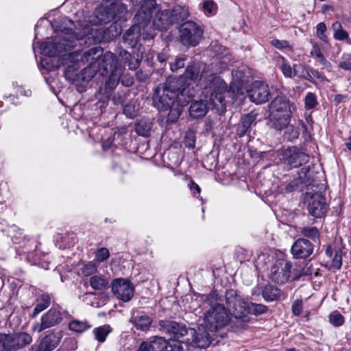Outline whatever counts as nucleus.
Here are the masks:
<instances>
[{"instance_id": "nucleus-1", "label": "nucleus", "mask_w": 351, "mask_h": 351, "mask_svg": "<svg viewBox=\"0 0 351 351\" xmlns=\"http://www.w3.org/2000/svg\"><path fill=\"white\" fill-rule=\"evenodd\" d=\"M179 80H170L168 78L163 84L158 86L153 97L154 106L161 112L169 110L167 115V121L176 122L182 113L180 107L176 106L175 103V90L180 84Z\"/></svg>"}, {"instance_id": "nucleus-2", "label": "nucleus", "mask_w": 351, "mask_h": 351, "mask_svg": "<svg viewBox=\"0 0 351 351\" xmlns=\"http://www.w3.org/2000/svg\"><path fill=\"white\" fill-rule=\"evenodd\" d=\"M225 298L228 310L233 317L231 327L236 332L245 329L250 322L248 303L233 289L227 291Z\"/></svg>"}, {"instance_id": "nucleus-3", "label": "nucleus", "mask_w": 351, "mask_h": 351, "mask_svg": "<svg viewBox=\"0 0 351 351\" xmlns=\"http://www.w3.org/2000/svg\"><path fill=\"white\" fill-rule=\"evenodd\" d=\"M218 295L216 292L210 293L206 298L208 303L211 308L207 312L204 317V324L208 330L217 331L229 322L231 324V319L227 311L223 304L217 302Z\"/></svg>"}, {"instance_id": "nucleus-4", "label": "nucleus", "mask_w": 351, "mask_h": 351, "mask_svg": "<svg viewBox=\"0 0 351 351\" xmlns=\"http://www.w3.org/2000/svg\"><path fill=\"white\" fill-rule=\"evenodd\" d=\"M154 0L145 1L134 16L136 24L133 25L123 35L124 41L132 47L138 43L141 34V28H144L149 23L154 9H156Z\"/></svg>"}, {"instance_id": "nucleus-5", "label": "nucleus", "mask_w": 351, "mask_h": 351, "mask_svg": "<svg viewBox=\"0 0 351 351\" xmlns=\"http://www.w3.org/2000/svg\"><path fill=\"white\" fill-rule=\"evenodd\" d=\"M90 32L89 29L84 31L83 35L77 33L61 31L60 34L53 41L43 43L40 45L42 53L49 56H56L64 51H69L75 45V41L80 40Z\"/></svg>"}, {"instance_id": "nucleus-6", "label": "nucleus", "mask_w": 351, "mask_h": 351, "mask_svg": "<svg viewBox=\"0 0 351 351\" xmlns=\"http://www.w3.org/2000/svg\"><path fill=\"white\" fill-rule=\"evenodd\" d=\"M211 79L208 84L206 83L204 88L210 89V105L212 106L219 114L226 110V101L224 93L226 91L227 86L226 82L217 76H210Z\"/></svg>"}, {"instance_id": "nucleus-7", "label": "nucleus", "mask_w": 351, "mask_h": 351, "mask_svg": "<svg viewBox=\"0 0 351 351\" xmlns=\"http://www.w3.org/2000/svg\"><path fill=\"white\" fill-rule=\"evenodd\" d=\"M82 60L86 62L96 60L99 63L100 69H102L106 73L108 70L111 71L115 66H120L114 53L110 51L103 53V49L100 47H95L85 51Z\"/></svg>"}, {"instance_id": "nucleus-8", "label": "nucleus", "mask_w": 351, "mask_h": 351, "mask_svg": "<svg viewBox=\"0 0 351 351\" xmlns=\"http://www.w3.org/2000/svg\"><path fill=\"white\" fill-rule=\"evenodd\" d=\"M188 16V9L180 6L174 8L173 10L157 11L153 19V25L159 30L166 29L176 20H182Z\"/></svg>"}, {"instance_id": "nucleus-9", "label": "nucleus", "mask_w": 351, "mask_h": 351, "mask_svg": "<svg viewBox=\"0 0 351 351\" xmlns=\"http://www.w3.org/2000/svg\"><path fill=\"white\" fill-rule=\"evenodd\" d=\"M32 341V337L25 332L0 334V350L15 351L25 348Z\"/></svg>"}, {"instance_id": "nucleus-10", "label": "nucleus", "mask_w": 351, "mask_h": 351, "mask_svg": "<svg viewBox=\"0 0 351 351\" xmlns=\"http://www.w3.org/2000/svg\"><path fill=\"white\" fill-rule=\"evenodd\" d=\"M115 16H117V14L111 10L109 3H106L105 1L104 3L96 10L95 16H92V19L86 20V23L82 25V32H78L77 34L83 35L84 31L89 29L90 32L86 36L92 34L93 31L92 26L106 24L114 19Z\"/></svg>"}, {"instance_id": "nucleus-11", "label": "nucleus", "mask_w": 351, "mask_h": 351, "mask_svg": "<svg viewBox=\"0 0 351 351\" xmlns=\"http://www.w3.org/2000/svg\"><path fill=\"white\" fill-rule=\"evenodd\" d=\"M179 32L180 42L186 47L197 45L203 36V29L191 21L182 23L180 27Z\"/></svg>"}, {"instance_id": "nucleus-12", "label": "nucleus", "mask_w": 351, "mask_h": 351, "mask_svg": "<svg viewBox=\"0 0 351 351\" xmlns=\"http://www.w3.org/2000/svg\"><path fill=\"white\" fill-rule=\"evenodd\" d=\"M206 326L199 325L197 328H189L186 338L181 340L186 346L206 348L211 343L210 337Z\"/></svg>"}, {"instance_id": "nucleus-13", "label": "nucleus", "mask_w": 351, "mask_h": 351, "mask_svg": "<svg viewBox=\"0 0 351 351\" xmlns=\"http://www.w3.org/2000/svg\"><path fill=\"white\" fill-rule=\"evenodd\" d=\"M292 263L284 258H279L272 265L269 278L278 285H284L291 278Z\"/></svg>"}, {"instance_id": "nucleus-14", "label": "nucleus", "mask_w": 351, "mask_h": 351, "mask_svg": "<svg viewBox=\"0 0 351 351\" xmlns=\"http://www.w3.org/2000/svg\"><path fill=\"white\" fill-rule=\"evenodd\" d=\"M210 76H215L213 74H209L206 69V65L200 62H192L186 68L184 76V80L186 79L191 80H197L200 86L204 87V85L209 82L211 79Z\"/></svg>"}, {"instance_id": "nucleus-15", "label": "nucleus", "mask_w": 351, "mask_h": 351, "mask_svg": "<svg viewBox=\"0 0 351 351\" xmlns=\"http://www.w3.org/2000/svg\"><path fill=\"white\" fill-rule=\"evenodd\" d=\"M280 160L285 168L291 169L307 163L309 156L295 147H290L282 152Z\"/></svg>"}, {"instance_id": "nucleus-16", "label": "nucleus", "mask_w": 351, "mask_h": 351, "mask_svg": "<svg viewBox=\"0 0 351 351\" xmlns=\"http://www.w3.org/2000/svg\"><path fill=\"white\" fill-rule=\"evenodd\" d=\"M123 69L121 66H115L108 76V80L105 83L104 88L100 90L96 93L97 97L101 100L103 99H108L113 91L117 87L120 81V77L123 74Z\"/></svg>"}, {"instance_id": "nucleus-17", "label": "nucleus", "mask_w": 351, "mask_h": 351, "mask_svg": "<svg viewBox=\"0 0 351 351\" xmlns=\"http://www.w3.org/2000/svg\"><path fill=\"white\" fill-rule=\"evenodd\" d=\"M158 327L160 331L173 335L176 340L180 339L184 340L189 329L186 327L185 324L170 319L160 320Z\"/></svg>"}, {"instance_id": "nucleus-18", "label": "nucleus", "mask_w": 351, "mask_h": 351, "mask_svg": "<svg viewBox=\"0 0 351 351\" xmlns=\"http://www.w3.org/2000/svg\"><path fill=\"white\" fill-rule=\"evenodd\" d=\"M270 89L269 85L263 82L256 81L252 83L247 95L251 101L257 104L266 103L270 97Z\"/></svg>"}, {"instance_id": "nucleus-19", "label": "nucleus", "mask_w": 351, "mask_h": 351, "mask_svg": "<svg viewBox=\"0 0 351 351\" xmlns=\"http://www.w3.org/2000/svg\"><path fill=\"white\" fill-rule=\"evenodd\" d=\"M112 291L117 299L124 302L130 300L134 295V287L129 280L114 279L112 282Z\"/></svg>"}, {"instance_id": "nucleus-20", "label": "nucleus", "mask_w": 351, "mask_h": 351, "mask_svg": "<svg viewBox=\"0 0 351 351\" xmlns=\"http://www.w3.org/2000/svg\"><path fill=\"white\" fill-rule=\"evenodd\" d=\"M170 80H179L180 84L178 87L175 90L176 92V106L182 107L189 104L190 100L193 98L195 95V90L193 87H191L190 84L186 82H184L183 77L178 78H171Z\"/></svg>"}, {"instance_id": "nucleus-21", "label": "nucleus", "mask_w": 351, "mask_h": 351, "mask_svg": "<svg viewBox=\"0 0 351 351\" xmlns=\"http://www.w3.org/2000/svg\"><path fill=\"white\" fill-rule=\"evenodd\" d=\"M62 319L61 313L59 311L51 308L42 317L40 322H36L34 324L32 330L40 332L47 328L59 324Z\"/></svg>"}, {"instance_id": "nucleus-22", "label": "nucleus", "mask_w": 351, "mask_h": 351, "mask_svg": "<svg viewBox=\"0 0 351 351\" xmlns=\"http://www.w3.org/2000/svg\"><path fill=\"white\" fill-rule=\"evenodd\" d=\"M62 337V332L50 333L45 336L38 345L32 346V351H52L60 343Z\"/></svg>"}, {"instance_id": "nucleus-23", "label": "nucleus", "mask_w": 351, "mask_h": 351, "mask_svg": "<svg viewBox=\"0 0 351 351\" xmlns=\"http://www.w3.org/2000/svg\"><path fill=\"white\" fill-rule=\"evenodd\" d=\"M308 213L315 217H322L327 210L325 197L320 193L311 195L308 206Z\"/></svg>"}, {"instance_id": "nucleus-24", "label": "nucleus", "mask_w": 351, "mask_h": 351, "mask_svg": "<svg viewBox=\"0 0 351 351\" xmlns=\"http://www.w3.org/2000/svg\"><path fill=\"white\" fill-rule=\"evenodd\" d=\"M326 256L331 259L330 269H339L342 265V243H331L326 249Z\"/></svg>"}, {"instance_id": "nucleus-25", "label": "nucleus", "mask_w": 351, "mask_h": 351, "mask_svg": "<svg viewBox=\"0 0 351 351\" xmlns=\"http://www.w3.org/2000/svg\"><path fill=\"white\" fill-rule=\"evenodd\" d=\"M293 106L289 100L282 96L276 97L269 105V114H292Z\"/></svg>"}, {"instance_id": "nucleus-26", "label": "nucleus", "mask_w": 351, "mask_h": 351, "mask_svg": "<svg viewBox=\"0 0 351 351\" xmlns=\"http://www.w3.org/2000/svg\"><path fill=\"white\" fill-rule=\"evenodd\" d=\"M292 114H269L268 117V125L270 128L281 131L289 127Z\"/></svg>"}, {"instance_id": "nucleus-27", "label": "nucleus", "mask_w": 351, "mask_h": 351, "mask_svg": "<svg viewBox=\"0 0 351 351\" xmlns=\"http://www.w3.org/2000/svg\"><path fill=\"white\" fill-rule=\"evenodd\" d=\"M169 348L168 342L162 337H154L150 341H143L138 351H165Z\"/></svg>"}, {"instance_id": "nucleus-28", "label": "nucleus", "mask_w": 351, "mask_h": 351, "mask_svg": "<svg viewBox=\"0 0 351 351\" xmlns=\"http://www.w3.org/2000/svg\"><path fill=\"white\" fill-rule=\"evenodd\" d=\"M313 251L311 243H293L291 252L297 258H306Z\"/></svg>"}, {"instance_id": "nucleus-29", "label": "nucleus", "mask_w": 351, "mask_h": 351, "mask_svg": "<svg viewBox=\"0 0 351 351\" xmlns=\"http://www.w3.org/2000/svg\"><path fill=\"white\" fill-rule=\"evenodd\" d=\"M207 104L202 100L195 101L189 108V114L193 118L203 117L208 112Z\"/></svg>"}, {"instance_id": "nucleus-30", "label": "nucleus", "mask_w": 351, "mask_h": 351, "mask_svg": "<svg viewBox=\"0 0 351 351\" xmlns=\"http://www.w3.org/2000/svg\"><path fill=\"white\" fill-rule=\"evenodd\" d=\"M83 55L81 57V61L86 63V61L82 60ZM90 64L82 70V75L84 80H90L100 69L99 63H97L96 60L88 61Z\"/></svg>"}, {"instance_id": "nucleus-31", "label": "nucleus", "mask_w": 351, "mask_h": 351, "mask_svg": "<svg viewBox=\"0 0 351 351\" xmlns=\"http://www.w3.org/2000/svg\"><path fill=\"white\" fill-rule=\"evenodd\" d=\"M90 287L97 291H104L109 287L108 279L101 276H91L89 280Z\"/></svg>"}, {"instance_id": "nucleus-32", "label": "nucleus", "mask_w": 351, "mask_h": 351, "mask_svg": "<svg viewBox=\"0 0 351 351\" xmlns=\"http://www.w3.org/2000/svg\"><path fill=\"white\" fill-rule=\"evenodd\" d=\"M276 65L280 69L286 77H293V67L292 68L289 62L282 56L276 58Z\"/></svg>"}, {"instance_id": "nucleus-33", "label": "nucleus", "mask_w": 351, "mask_h": 351, "mask_svg": "<svg viewBox=\"0 0 351 351\" xmlns=\"http://www.w3.org/2000/svg\"><path fill=\"white\" fill-rule=\"evenodd\" d=\"M130 322L133 323L137 329L146 330L149 328L152 319L147 315H136L133 316Z\"/></svg>"}, {"instance_id": "nucleus-34", "label": "nucleus", "mask_w": 351, "mask_h": 351, "mask_svg": "<svg viewBox=\"0 0 351 351\" xmlns=\"http://www.w3.org/2000/svg\"><path fill=\"white\" fill-rule=\"evenodd\" d=\"M262 294L265 300L274 301L280 296V290L274 286L268 285L265 287Z\"/></svg>"}, {"instance_id": "nucleus-35", "label": "nucleus", "mask_w": 351, "mask_h": 351, "mask_svg": "<svg viewBox=\"0 0 351 351\" xmlns=\"http://www.w3.org/2000/svg\"><path fill=\"white\" fill-rule=\"evenodd\" d=\"M51 303V298L49 295L43 294L41 297L37 300L36 306L34 308L32 313V317L36 316L41 311L46 309Z\"/></svg>"}, {"instance_id": "nucleus-36", "label": "nucleus", "mask_w": 351, "mask_h": 351, "mask_svg": "<svg viewBox=\"0 0 351 351\" xmlns=\"http://www.w3.org/2000/svg\"><path fill=\"white\" fill-rule=\"evenodd\" d=\"M152 123L149 120L141 119L136 126V132L143 136H149L152 131Z\"/></svg>"}, {"instance_id": "nucleus-37", "label": "nucleus", "mask_w": 351, "mask_h": 351, "mask_svg": "<svg viewBox=\"0 0 351 351\" xmlns=\"http://www.w3.org/2000/svg\"><path fill=\"white\" fill-rule=\"evenodd\" d=\"M111 331V327L108 324H105L101 326L95 328L93 330V334L95 335V339L98 341L102 343L106 341V337Z\"/></svg>"}, {"instance_id": "nucleus-38", "label": "nucleus", "mask_w": 351, "mask_h": 351, "mask_svg": "<svg viewBox=\"0 0 351 351\" xmlns=\"http://www.w3.org/2000/svg\"><path fill=\"white\" fill-rule=\"evenodd\" d=\"M140 110V105L136 101H130L123 108V113L129 118L137 116Z\"/></svg>"}, {"instance_id": "nucleus-39", "label": "nucleus", "mask_w": 351, "mask_h": 351, "mask_svg": "<svg viewBox=\"0 0 351 351\" xmlns=\"http://www.w3.org/2000/svg\"><path fill=\"white\" fill-rule=\"evenodd\" d=\"M256 119V114L250 113L242 118L241 123L239 126V130L241 134H245L248 128L252 125Z\"/></svg>"}, {"instance_id": "nucleus-40", "label": "nucleus", "mask_w": 351, "mask_h": 351, "mask_svg": "<svg viewBox=\"0 0 351 351\" xmlns=\"http://www.w3.org/2000/svg\"><path fill=\"white\" fill-rule=\"evenodd\" d=\"M120 56H121V60L128 62V66L130 70H135L139 66L140 60L134 57H132V55L128 51H121Z\"/></svg>"}, {"instance_id": "nucleus-41", "label": "nucleus", "mask_w": 351, "mask_h": 351, "mask_svg": "<svg viewBox=\"0 0 351 351\" xmlns=\"http://www.w3.org/2000/svg\"><path fill=\"white\" fill-rule=\"evenodd\" d=\"M90 327L87 321L73 320L69 324V329L76 332H83Z\"/></svg>"}, {"instance_id": "nucleus-42", "label": "nucleus", "mask_w": 351, "mask_h": 351, "mask_svg": "<svg viewBox=\"0 0 351 351\" xmlns=\"http://www.w3.org/2000/svg\"><path fill=\"white\" fill-rule=\"evenodd\" d=\"M293 77L298 76L300 78L309 80L311 76L306 67L302 64H295L293 65Z\"/></svg>"}, {"instance_id": "nucleus-43", "label": "nucleus", "mask_w": 351, "mask_h": 351, "mask_svg": "<svg viewBox=\"0 0 351 351\" xmlns=\"http://www.w3.org/2000/svg\"><path fill=\"white\" fill-rule=\"evenodd\" d=\"M332 28L335 31L334 38L337 40H343L348 39V34L343 29L341 24L339 22H335L332 25Z\"/></svg>"}, {"instance_id": "nucleus-44", "label": "nucleus", "mask_w": 351, "mask_h": 351, "mask_svg": "<svg viewBox=\"0 0 351 351\" xmlns=\"http://www.w3.org/2000/svg\"><path fill=\"white\" fill-rule=\"evenodd\" d=\"M318 104L317 96L315 93L308 92L304 97V107L306 110L315 108Z\"/></svg>"}, {"instance_id": "nucleus-45", "label": "nucleus", "mask_w": 351, "mask_h": 351, "mask_svg": "<svg viewBox=\"0 0 351 351\" xmlns=\"http://www.w3.org/2000/svg\"><path fill=\"white\" fill-rule=\"evenodd\" d=\"M267 311V307L263 304L248 303L249 314L260 315L265 313Z\"/></svg>"}, {"instance_id": "nucleus-46", "label": "nucleus", "mask_w": 351, "mask_h": 351, "mask_svg": "<svg viewBox=\"0 0 351 351\" xmlns=\"http://www.w3.org/2000/svg\"><path fill=\"white\" fill-rule=\"evenodd\" d=\"M338 66L346 71H351V53H343Z\"/></svg>"}, {"instance_id": "nucleus-47", "label": "nucleus", "mask_w": 351, "mask_h": 351, "mask_svg": "<svg viewBox=\"0 0 351 351\" xmlns=\"http://www.w3.org/2000/svg\"><path fill=\"white\" fill-rule=\"evenodd\" d=\"M302 234L312 240L319 239V231L315 227H306L304 228L302 230Z\"/></svg>"}, {"instance_id": "nucleus-48", "label": "nucleus", "mask_w": 351, "mask_h": 351, "mask_svg": "<svg viewBox=\"0 0 351 351\" xmlns=\"http://www.w3.org/2000/svg\"><path fill=\"white\" fill-rule=\"evenodd\" d=\"M311 176L310 174L309 168H302L299 172V176L297 180L302 184H309Z\"/></svg>"}, {"instance_id": "nucleus-49", "label": "nucleus", "mask_w": 351, "mask_h": 351, "mask_svg": "<svg viewBox=\"0 0 351 351\" xmlns=\"http://www.w3.org/2000/svg\"><path fill=\"white\" fill-rule=\"evenodd\" d=\"M330 322L335 326H340L344 322V318L338 311H334L329 316Z\"/></svg>"}, {"instance_id": "nucleus-50", "label": "nucleus", "mask_w": 351, "mask_h": 351, "mask_svg": "<svg viewBox=\"0 0 351 351\" xmlns=\"http://www.w3.org/2000/svg\"><path fill=\"white\" fill-rule=\"evenodd\" d=\"M326 31V26L324 23H319L316 26V35L317 36L324 42L328 41V37L325 34Z\"/></svg>"}, {"instance_id": "nucleus-51", "label": "nucleus", "mask_w": 351, "mask_h": 351, "mask_svg": "<svg viewBox=\"0 0 351 351\" xmlns=\"http://www.w3.org/2000/svg\"><path fill=\"white\" fill-rule=\"evenodd\" d=\"M97 270V267L95 264L90 262L84 265L83 268L82 269V272L84 276H89L96 273Z\"/></svg>"}, {"instance_id": "nucleus-52", "label": "nucleus", "mask_w": 351, "mask_h": 351, "mask_svg": "<svg viewBox=\"0 0 351 351\" xmlns=\"http://www.w3.org/2000/svg\"><path fill=\"white\" fill-rule=\"evenodd\" d=\"M195 136L193 132L189 131L186 133L184 137V145L186 147L192 149L195 147Z\"/></svg>"}, {"instance_id": "nucleus-53", "label": "nucleus", "mask_w": 351, "mask_h": 351, "mask_svg": "<svg viewBox=\"0 0 351 351\" xmlns=\"http://www.w3.org/2000/svg\"><path fill=\"white\" fill-rule=\"evenodd\" d=\"M311 54L313 57L316 58L323 64L326 62L324 55L322 54L321 49L317 45H314L311 51Z\"/></svg>"}, {"instance_id": "nucleus-54", "label": "nucleus", "mask_w": 351, "mask_h": 351, "mask_svg": "<svg viewBox=\"0 0 351 351\" xmlns=\"http://www.w3.org/2000/svg\"><path fill=\"white\" fill-rule=\"evenodd\" d=\"M110 253L108 249L102 247L97 250L95 255V259L98 262H102L108 258Z\"/></svg>"}, {"instance_id": "nucleus-55", "label": "nucleus", "mask_w": 351, "mask_h": 351, "mask_svg": "<svg viewBox=\"0 0 351 351\" xmlns=\"http://www.w3.org/2000/svg\"><path fill=\"white\" fill-rule=\"evenodd\" d=\"M184 61H185L184 58L180 57V58H176L173 62L170 63L171 70L173 72H176L180 69L183 68L184 66Z\"/></svg>"}, {"instance_id": "nucleus-56", "label": "nucleus", "mask_w": 351, "mask_h": 351, "mask_svg": "<svg viewBox=\"0 0 351 351\" xmlns=\"http://www.w3.org/2000/svg\"><path fill=\"white\" fill-rule=\"evenodd\" d=\"M302 308H303V305H302V300L298 299L293 302L292 306H291V309H292L293 313L295 315L299 316L302 311Z\"/></svg>"}, {"instance_id": "nucleus-57", "label": "nucleus", "mask_w": 351, "mask_h": 351, "mask_svg": "<svg viewBox=\"0 0 351 351\" xmlns=\"http://www.w3.org/2000/svg\"><path fill=\"white\" fill-rule=\"evenodd\" d=\"M271 44L277 49H283L289 48V43L286 40H280L278 39H274L271 41Z\"/></svg>"}, {"instance_id": "nucleus-58", "label": "nucleus", "mask_w": 351, "mask_h": 351, "mask_svg": "<svg viewBox=\"0 0 351 351\" xmlns=\"http://www.w3.org/2000/svg\"><path fill=\"white\" fill-rule=\"evenodd\" d=\"M202 8L204 12L213 14L215 9V3L213 1H206L203 3Z\"/></svg>"}, {"instance_id": "nucleus-59", "label": "nucleus", "mask_w": 351, "mask_h": 351, "mask_svg": "<svg viewBox=\"0 0 351 351\" xmlns=\"http://www.w3.org/2000/svg\"><path fill=\"white\" fill-rule=\"evenodd\" d=\"M299 183L300 182L297 179L292 180L285 186V191L287 193L292 192L298 188Z\"/></svg>"}, {"instance_id": "nucleus-60", "label": "nucleus", "mask_w": 351, "mask_h": 351, "mask_svg": "<svg viewBox=\"0 0 351 351\" xmlns=\"http://www.w3.org/2000/svg\"><path fill=\"white\" fill-rule=\"evenodd\" d=\"M289 130L291 131V136L289 137V139H294L298 137L300 132L297 128H295L292 125H291L289 128Z\"/></svg>"}, {"instance_id": "nucleus-61", "label": "nucleus", "mask_w": 351, "mask_h": 351, "mask_svg": "<svg viewBox=\"0 0 351 351\" xmlns=\"http://www.w3.org/2000/svg\"><path fill=\"white\" fill-rule=\"evenodd\" d=\"M181 340L182 339H180L179 340H177L178 342H176L173 345H171L173 347V349H174L176 351H184L182 343H184L182 342Z\"/></svg>"}, {"instance_id": "nucleus-62", "label": "nucleus", "mask_w": 351, "mask_h": 351, "mask_svg": "<svg viewBox=\"0 0 351 351\" xmlns=\"http://www.w3.org/2000/svg\"><path fill=\"white\" fill-rule=\"evenodd\" d=\"M113 101L115 104H120L123 101L122 99L121 94L118 93L113 97Z\"/></svg>"}, {"instance_id": "nucleus-63", "label": "nucleus", "mask_w": 351, "mask_h": 351, "mask_svg": "<svg viewBox=\"0 0 351 351\" xmlns=\"http://www.w3.org/2000/svg\"><path fill=\"white\" fill-rule=\"evenodd\" d=\"M346 98V96L343 95H336L335 96V98H334V101H335V103L337 104H340L341 101H343V99Z\"/></svg>"}, {"instance_id": "nucleus-64", "label": "nucleus", "mask_w": 351, "mask_h": 351, "mask_svg": "<svg viewBox=\"0 0 351 351\" xmlns=\"http://www.w3.org/2000/svg\"><path fill=\"white\" fill-rule=\"evenodd\" d=\"M193 186L191 187L192 191H195L197 193H199L201 191L200 187L194 183H193Z\"/></svg>"}]
</instances>
